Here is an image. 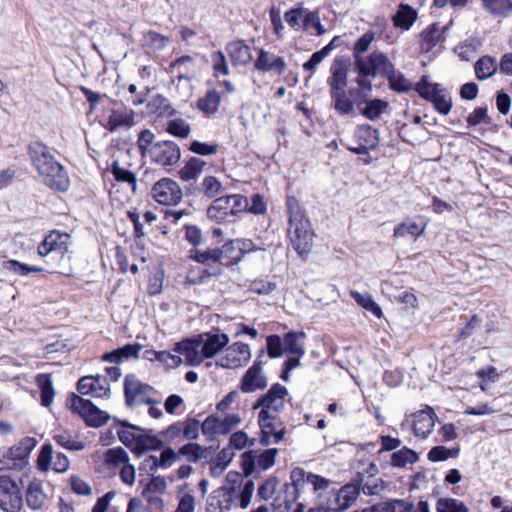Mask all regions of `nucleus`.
<instances>
[{
  "mask_svg": "<svg viewBox=\"0 0 512 512\" xmlns=\"http://www.w3.org/2000/svg\"><path fill=\"white\" fill-rule=\"evenodd\" d=\"M173 353L169 351L145 350L143 358L149 361H159L167 368L173 369L180 366L183 362L192 363V340L185 339L175 344Z\"/></svg>",
  "mask_w": 512,
  "mask_h": 512,
  "instance_id": "6",
  "label": "nucleus"
},
{
  "mask_svg": "<svg viewBox=\"0 0 512 512\" xmlns=\"http://www.w3.org/2000/svg\"><path fill=\"white\" fill-rule=\"evenodd\" d=\"M254 66L259 71L273 72L277 75H282L287 68V64L283 57L277 56L264 49H260Z\"/></svg>",
  "mask_w": 512,
  "mask_h": 512,
  "instance_id": "25",
  "label": "nucleus"
},
{
  "mask_svg": "<svg viewBox=\"0 0 512 512\" xmlns=\"http://www.w3.org/2000/svg\"><path fill=\"white\" fill-rule=\"evenodd\" d=\"M111 173L118 183L126 184L127 189L131 194L136 192V176L133 172L121 167L118 161H114L111 166Z\"/></svg>",
  "mask_w": 512,
  "mask_h": 512,
  "instance_id": "34",
  "label": "nucleus"
},
{
  "mask_svg": "<svg viewBox=\"0 0 512 512\" xmlns=\"http://www.w3.org/2000/svg\"><path fill=\"white\" fill-rule=\"evenodd\" d=\"M220 265L230 266L241 260V251L236 241H229L221 249H217Z\"/></svg>",
  "mask_w": 512,
  "mask_h": 512,
  "instance_id": "35",
  "label": "nucleus"
},
{
  "mask_svg": "<svg viewBox=\"0 0 512 512\" xmlns=\"http://www.w3.org/2000/svg\"><path fill=\"white\" fill-rule=\"evenodd\" d=\"M69 407L79 414L89 426L100 427L109 419V415L97 408L90 400L83 399L75 394L69 400Z\"/></svg>",
  "mask_w": 512,
  "mask_h": 512,
  "instance_id": "10",
  "label": "nucleus"
},
{
  "mask_svg": "<svg viewBox=\"0 0 512 512\" xmlns=\"http://www.w3.org/2000/svg\"><path fill=\"white\" fill-rule=\"evenodd\" d=\"M286 207L289 216L287 234L290 244L300 257H306L311 251L315 236L311 223L294 196L287 197Z\"/></svg>",
  "mask_w": 512,
  "mask_h": 512,
  "instance_id": "4",
  "label": "nucleus"
},
{
  "mask_svg": "<svg viewBox=\"0 0 512 512\" xmlns=\"http://www.w3.org/2000/svg\"><path fill=\"white\" fill-rule=\"evenodd\" d=\"M331 105L340 115H348L353 111L354 105L348 97L345 88L330 89Z\"/></svg>",
  "mask_w": 512,
  "mask_h": 512,
  "instance_id": "31",
  "label": "nucleus"
},
{
  "mask_svg": "<svg viewBox=\"0 0 512 512\" xmlns=\"http://www.w3.org/2000/svg\"><path fill=\"white\" fill-rule=\"evenodd\" d=\"M354 66L359 75L370 76L371 78L389 76L394 68L389 58L380 51H373L365 58L358 59Z\"/></svg>",
  "mask_w": 512,
  "mask_h": 512,
  "instance_id": "9",
  "label": "nucleus"
},
{
  "mask_svg": "<svg viewBox=\"0 0 512 512\" xmlns=\"http://www.w3.org/2000/svg\"><path fill=\"white\" fill-rule=\"evenodd\" d=\"M378 473V466L370 463L363 472L358 473L357 478L347 485H354L357 488V497L361 492L369 496L379 495L384 490V481L377 477Z\"/></svg>",
  "mask_w": 512,
  "mask_h": 512,
  "instance_id": "13",
  "label": "nucleus"
},
{
  "mask_svg": "<svg viewBox=\"0 0 512 512\" xmlns=\"http://www.w3.org/2000/svg\"><path fill=\"white\" fill-rule=\"evenodd\" d=\"M148 113L158 116H165L171 113V107L166 98L163 96L153 97L147 104Z\"/></svg>",
  "mask_w": 512,
  "mask_h": 512,
  "instance_id": "55",
  "label": "nucleus"
},
{
  "mask_svg": "<svg viewBox=\"0 0 512 512\" xmlns=\"http://www.w3.org/2000/svg\"><path fill=\"white\" fill-rule=\"evenodd\" d=\"M37 441L32 437L23 438L18 444L9 448L4 454V459L7 460H24L31 451L36 447Z\"/></svg>",
  "mask_w": 512,
  "mask_h": 512,
  "instance_id": "30",
  "label": "nucleus"
},
{
  "mask_svg": "<svg viewBox=\"0 0 512 512\" xmlns=\"http://www.w3.org/2000/svg\"><path fill=\"white\" fill-rule=\"evenodd\" d=\"M37 384L41 389V403L43 406L48 407L52 403L55 394L50 375L39 374L37 376Z\"/></svg>",
  "mask_w": 512,
  "mask_h": 512,
  "instance_id": "47",
  "label": "nucleus"
},
{
  "mask_svg": "<svg viewBox=\"0 0 512 512\" xmlns=\"http://www.w3.org/2000/svg\"><path fill=\"white\" fill-rule=\"evenodd\" d=\"M277 452L278 450L276 448H270L263 451L259 455H257V452L254 451H250L247 453V455L252 463L256 461L257 465L261 469L266 470L273 466Z\"/></svg>",
  "mask_w": 512,
  "mask_h": 512,
  "instance_id": "48",
  "label": "nucleus"
},
{
  "mask_svg": "<svg viewBox=\"0 0 512 512\" xmlns=\"http://www.w3.org/2000/svg\"><path fill=\"white\" fill-rule=\"evenodd\" d=\"M221 182L214 176H207L203 179L200 191L208 198H214L222 192Z\"/></svg>",
  "mask_w": 512,
  "mask_h": 512,
  "instance_id": "56",
  "label": "nucleus"
},
{
  "mask_svg": "<svg viewBox=\"0 0 512 512\" xmlns=\"http://www.w3.org/2000/svg\"><path fill=\"white\" fill-rule=\"evenodd\" d=\"M192 489L188 483L178 490L179 504L175 512H192Z\"/></svg>",
  "mask_w": 512,
  "mask_h": 512,
  "instance_id": "58",
  "label": "nucleus"
},
{
  "mask_svg": "<svg viewBox=\"0 0 512 512\" xmlns=\"http://www.w3.org/2000/svg\"><path fill=\"white\" fill-rule=\"evenodd\" d=\"M436 508L437 512H468L463 502L453 498H440Z\"/></svg>",
  "mask_w": 512,
  "mask_h": 512,
  "instance_id": "57",
  "label": "nucleus"
},
{
  "mask_svg": "<svg viewBox=\"0 0 512 512\" xmlns=\"http://www.w3.org/2000/svg\"><path fill=\"white\" fill-rule=\"evenodd\" d=\"M387 107V102L380 99H374L366 104V107L363 109L362 114L367 119L373 121L378 119L381 116V114L384 113Z\"/></svg>",
  "mask_w": 512,
  "mask_h": 512,
  "instance_id": "54",
  "label": "nucleus"
},
{
  "mask_svg": "<svg viewBox=\"0 0 512 512\" xmlns=\"http://www.w3.org/2000/svg\"><path fill=\"white\" fill-rule=\"evenodd\" d=\"M385 512H412L414 505L405 500H394L389 503L380 504Z\"/></svg>",
  "mask_w": 512,
  "mask_h": 512,
  "instance_id": "64",
  "label": "nucleus"
},
{
  "mask_svg": "<svg viewBox=\"0 0 512 512\" xmlns=\"http://www.w3.org/2000/svg\"><path fill=\"white\" fill-rule=\"evenodd\" d=\"M354 139L357 145L349 147V150L356 154H366L379 144L378 131L370 125L358 126L354 132Z\"/></svg>",
  "mask_w": 512,
  "mask_h": 512,
  "instance_id": "22",
  "label": "nucleus"
},
{
  "mask_svg": "<svg viewBox=\"0 0 512 512\" xmlns=\"http://www.w3.org/2000/svg\"><path fill=\"white\" fill-rule=\"evenodd\" d=\"M94 380L95 382L92 385L91 396L96 398L107 397L110 393V386L107 379L103 376L97 375Z\"/></svg>",
  "mask_w": 512,
  "mask_h": 512,
  "instance_id": "63",
  "label": "nucleus"
},
{
  "mask_svg": "<svg viewBox=\"0 0 512 512\" xmlns=\"http://www.w3.org/2000/svg\"><path fill=\"white\" fill-rule=\"evenodd\" d=\"M485 10L494 16H502L512 11V0H480Z\"/></svg>",
  "mask_w": 512,
  "mask_h": 512,
  "instance_id": "49",
  "label": "nucleus"
},
{
  "mask_svg": "<svg viewBox=\"0 0 512 512\" xmlns=\"http://www.w3.org/2000/svg\"><path fill=\"white\" fill-rule=\"evenodd\" d=\"M306 476L307 474L303 469L295 468L291 472V483L284 484L282 490H280L286 498V502L290 503L292 506L299 497L301 486L307 483Z\"/></svg>",
  "mask_w": 512,
  "mask_h": 512,
  "instance_id": "27",
  "label": "nucleus"
},
{
  "mask_svg": "<svg viewBox=\"0 0 512 512\" xmlns=\"http://www.w3.org/2000/svg\"><path fill=\"white\" fill-rule=\"evenodd\" d=\"M417 12L406 4H401L393 16V23L396 27L408 30L416 21Z\"/></svg>",
  "mask_w": 512,
  "mask_h": 512,
  "instance_id": "36",
  "label": "nucleus"
},
{
  "mask_svg": "<svg viewBox=\"0 0 512 512\" xmlns=\"http://www.w3.org/2000/svg\"><path fill=\"white\" fill-rule=\"evenodd\" d=\"M352 298L358 305L367 311H370L376 317L381 318L383 313L380 306L373 300L369 293H360L357 291H351Z\"/></svg>",
  "mask_w": 512,
  "mask_h": 512,
  "instance_id": "45",
  "label": "nucleus"
},
{
  "mask_svg": "<svg viewBox=\"0 0 512 512\" xmlns=\"http://www.w3.org/2000/svg\"><path fill=\"white\" fill-rule=\"evenodd\" d=\"M277 416L271 415H258V423L261 428V443L263 445H269L271 443L272 436L277 431L276 424Z\"/></svg>",
  "mask_w": 512,
  "mask_h": 512,
  "instance_id": "41",
  "label": "nucleus"
},
{
  "mask_svg": "<svg viewBox=\"0 0 512 512\" xmlns=\"http://www.w3.org/2000/svg\"><path fill=\"white\" fill-rule=\"evenodd\" d=\"M419 456L418 454L408 448L403 447L398 451L393 452L391 455V465L398 468H403L407 464H414L418 461Z\"/></svg>",
  "mask_w": 512,
  "mask_h": 512,
  "instance_id": "44",
  "label": "nucleus"
},
{
  "mask_svg": "<svg viewBox=\"0 0 512 512\" xmlns=\"http://www.w3.org/2000/svg\"><path fill=\"white\" fill-rule=\"evenodd\" d=\"M302 30L316 36H322L326 33V29L321 23L318 11L307 10Z\"/></svg>",
  "mask_w": 512,
  "mask_h": 512,
  "instance_id": "43",
  "label": "nucleus"
},
{
  "mask_svg": "<svg viewBox=\"0 0 512 512\" xmlns=\"http://www.w3.org/2000/svg\"><path fill=\"white\" fill-rule=\"evenodd\" d=\"M426 225L420 226L416 222L407 220L394 228L393 236L395 238L411 237L416 241L425 231Z\"/></svg>",
  "mask_w": 512,
  "mask_h": 512,
  "instance_id": "37",
  "label": "nucleus"
},
{
  "mask_svg": "<svg viewBox=\"0 0 512 512\" xmlns=\"http://www.w3.org/2000/svg\"><path fill=\"white\" fill-rule=\"evenodd\" d=\"M135 125V112L131 109H114L111 111L106 128L114 132L119 128H130Z\"/></svg>",
  "mask_w": 512,
  "mask_h": 512,
  "instance_id": "28",
  "label": "nucleus"
},
{
  "mask_svg": "<svg viewBox=\"0 0 512 512\" xmlns=\"http://www.w3.org/2000/svg\"><path fill=\"white\" fill-rule=\"evenodd\" d=\"M153 391V387L142 383L136 375L129 374L125 377L124 393L128 406L152 404L150 395Z\"/></svg>",
  "mask_w": 512,
  "mask_h": 512,
  "instance_id": "15",
  "label": "nucleus"
},
{
  "mask_svg": "<svg viewBox=\"0 0 512 512\" xmlns=\"http://www.w3.org/2000/svg\"><path fill=\"white\" fill-rule=\"evenodd\" d=\"M373 40L374 34L372 32H366L355 42L353 47L354 65L357 64L358 59L366 57L363 56V54L368 51Z\"/></svg>",
  "mask_w": 512,
  "mask_h": 512,
  "instance_id": "53",
  "label": "nucleus"
},
{
  "mask_svg": "<svg viewBox=\"0 0 512 512\" xmlns=\"http://www.w3.org/2000/svg\"><path fill=\"white\" fill-rule=\"evenodd\" d=\"M166 488V480L163 477H153L144 488L142 496L155 510H162L164 504L161 496L165 493Z\"/></svg>",
  "mask_w": 512,
  "mask_h": 512,
  "instance_id": "26",
  "label": "nucleus"
},
{
  "mask_svg": "<svg viewBox=\"0 0 512 512\" xmlns=\"http://www.w3.org/2000/svg\"><path fill=\"white\" fill-rule=\"evenodd\" d=\"M71 244L70 234L54 230L51 231L38 246V254L45 257L52 252H56L64 256L69 252Z\"/></svg>",
  "mask_w": 512,
  "mask_h": 512,
  "instance_id": "19",
  "label": "nucleus"
},
{
  "mask_svg": "<svg viewBox=\"0 0 512 512\" xmlns=\"http://www.w3.org/2000/svg\"><path fill=\"white\" fill-rule=\"evenodd\" d=\"M217 249L199 251L194 250V261L200 264L198 267L200 281L203 282L206 277L217 276L220 274V262L217 255Z\"/></svg>",
  "mask_w": 512,
  "mask_h": 512,
  "instance_id": "21",
  "label": "nucleus"
},
{
  "mask_svg": "<svg viewBox=\"0 0 512 512\" xmlns=\"http://www.w3.org/2000/svg\"><path fill=\"white\" fill-rule=\"evenodd\" d=\"M2 266L4 270L20 276H28L31 273H39L44 271V269L41 267L30 266L16 260L4 261Z\"/></svg>",
  "mask_w": 512,
  "mask_h": 512,
  "instance_id": "46",
  "label": "nucleus"
},
{
  "mask_svg": "<svg viewBox=\"0 0 512 512\" xmlns=\"http://www.w3.org/2000/svg\"><path fill=\"white\" fill-rule=\"evenodd\" d=\"M306 481L316 493L317 509L321 512L346 510L357 500V488L354 485L346 484L337 490L330 487V480L313 473H307Z\"/></svg>",
  "mask_w": 512,
  "mask_h": 512,
  "instance_id": "2",
  "label": "nucleus"
},
{
  "mask_svg": "<svg viewBox=\"0 0 512 512\" xmlns=\"http://www.w3.org/2000/svg\"><path fill=\"white\" fill-rule=\"evenodd\" d=\"M53 439L57 444L71 451H81L85 448L84 443L76 440L73 433L67 430L55 431Z\"/></svg>",
  "mask_w": 512,
  "mask_h": 512,
  "instance_id": "42",
  "label": "nucleus"
},
{
  "mask_svg": "<svg viewBox=\"0 0 512 512\" xmlns=\"http://www.w3.org/2000/svg\"><path fill=\"white\" fill-rule=\"evenodd\" d=\"M498 69L499 64H497L496 59L488 55L480 57L474 65L475 75L478 80H486L492 77Z\"/></svg>",
  "mask_w": 512,
  "mask_h": 512,
  "instance_id": "32",
  "label": "nucleus"
},
{
  "mask_svg": "<svg viewBox=\"0 0 512 512\" xmlns=\"http://www.w3.org/2000/svg\"><path fill=\"white\" fill-rule=\"evenodd\" d=\"M288 390L285 386L276 383L268 392L262 395L254 405V409L261 408L259 414L277 416L285 407V398Z\"/></svg>",
  "mask_w": 512,
  "mask_h": 512,
  "instance_id": "11",
  "label": "nucleus"
},
{
  "mask_svg": "<svg viewBox=\"0 0 512 512\" xmlns=\"http://www.w3.org/2000/svg\"><path fill=\"white\" fill-rule=\"evenodd\" d=\"M459 449H448L445 446H435L428 452V459L432 462L444 461L450 457H457Z\"/></svg>",
  "mask_w": 512,
  "mask_h": 512,
  "instance_id": "60",
  "label": "nucleus"
},
{
  "mask_svg": "<svg viewBox=\"0 0 512 512\" xmlns=\"http://www.w3.org/2000/svg\"><path fill=\"white\" fill-rule=\"evenodd\" d=\"M248 200L240 194L216 198L207 208V217L218 223L230 221L232 217L246 211Z\"/></svg>",
  "mask_w": 512,
  "mask_h": 512,
  "instance_id": "5",
  "label": "nucleus"
},
{
  "mask_svg": "<svg viewBox=\"0 0 512 512\" xmlns=\"http://www.w3.org/2000/svg\"><path fill=\"white\" fill-rule=\"evenodd\" d=\"M140 431L141 430L139 428L133 425L123 426L118 431L119 440L126 446L134 448L138 439V433H140Z\"/></svg>",
  "mask_w": 512,
  "mask_h": 512,
  "instance_id": "59",
  "label": "nucleus"
},
{
  "mask_svg": "<svg viewBox=\"0 0 512 512\" xmlns=\"http://www.w3.org/2000/svg\"><path fill=\"white\" fill-rule=\"evenodd\" d=\"M190 61L191 58L189 56H184L177 59L171 65V72L179 79V81H182L183 79L189 80V68L187 64Z\"/></svg>",
  "mask_w": 512,
  "mask_h": 512,
  "instance_id": "62",
  "label": "nucleus"
},
{
  "mask_svg": "<svg viewBox=\"0 0 512 512\" xmlns=\"http://www.w3.org/2000/svg\"><path fill=\"white\" fill-rule=\"evenodd\" d=\"M150 156L154 162L170 166L180 160V149L172 141H161L151 147Z\"/></svg>",
  "mask_w": 512,
  "mask_h": 512,
  "instance_id": "23",
  "label": "nucleus"
},
{
  "mask_svg": "<svg viewBox=\"0 0 512 512\" xmlns=\"http://www.w3.org/2000/svg\"><path fill=\"white\" fill-rule=\"evenodd\" d=\"M161 444V441L156 436L147 435L140 431V433H138V439L133 450L137 454H141L148 450H157L160 448Z\"/></svg>",
  "mask_w": 512,
  "mask_h": 512,
  "instance_id": "50",
  "label": "nucleus"
},
{
  "mask_svg": "<svg viewBox=\"0 0 512 512\" xmlns=\"http://www.w3.org/2000/svg\"><path fill=\"white\" fill-rule=\"evenodd\" d=\"M226 50L234 65H246L252 59L250 47L242 40L229 43Z\"/></svg>",
  "mask_w": 512,
  "mask_h": 512,
  "instance_id": "29",
  "label": "nucleus"
},
{
  "mask_svg": "<svg viewBox=\"0 0 512 512\" xmlns=\"http://www.w3.org/2000/svg\"><path fill=\"white\" fill-rule=\"evenodd\" d=\"M175 458V453L171 449L164 450L160 456L150 455L143 461V467L146 470L154 471L159 467L166 468L171 465Z\"/></svg>",
  "mask_w": 512,
  "mask_h": 512,
  "instance_id": "38",
  "label": "nucleus"
},
{
  "mask_svg": "<svg viewBox=\"0 0 512 512\" xmlns=\"http://www.w3.org/2000/svg\"><path fill=\"white\" fill-rule=\"evenodd\" d=\"M264 351L261 350L255 363L245 372L240 382V389L244 393H252L267 387L268 380L261 367V358Z\"/></svg>",
  "mask_w": 512,
  "mask_h": 512,
  "instance_id": "20",
  "label": "nucleus"
},
{
  "mask_svg": "<svg viewBox=\"0 0 512 512\" xmlns=\"http://www.w3.org/2000/svg\"><path fill=\"white\" fill-rule=\"evenodd\" d=\"M434 412L431 407H427L426 410L418 411L411 415L412 420L405 419L401 423V427L405 428L412 427L413 433L416 437L427 438L435 426Z\"/></svg>",
  "mask_w": 512,
  "mask_h": 512,
  "instance_id": "18",
  "label": "nucleus"
},
{
  "mask_svg": "<svg viewBox=\"0 0 512 512\" xmlns=\"http://www.w3.org/2000/svg\"><path fill=\"white\" fill-rule=\"evenodd\" d=\"M23 498L19 485L6 475L0 476V509L4 512H20Z\"/></svg>",
  "mask_w": 512,
  "mask_h": 512,
  "instance_id": "12",
  "label": "nucleus"
},
{
  "mask_svg": "<svg viewBox=\"0 0 512 512\" xmlns=\"http://www.w3.org/2000/svg\"><path fill=\"white\" fill-rule=\"evenodd\" d=\"M29 155L42 182L53 190L64 192L70 186L69 176L64 166L55 159L51 150L41 142L29 146Z\"/></svg>",
  "mask_w": 512,
  "mask_h": 512,
  "instance_id": "3",
  "label": "nucleus"
},
{
  "mask_svg": "<svg viewBox=\"0 0 512 512\" xmlns=\"http://www.w3.org/2000/svg\"><path fill=\"white\" fill-rule=\"evenodd\" d=\"M251 359L250 347L242 342L228 346L217 361V365L226 369H236L246 365Z\"/></svg>",
  "mask_w": 512,
  "mask_h": 512,
  "instance_id": "16",
  "label": "nucleus"
},
{
  "mask_svg": "<svg viewBox=\"0 0 512 512\" xmlns=\"http://www.w3.org/2000/svg\"><path fill=\"white\" fill-rule=\"evenodd\" d=\"M304 338V332H288L283 339L284 350L296 356H303L305 354L302 342Z\"/></svg>",
  "mask_w": 512,
  "mask_h": 512,
  "instance_id": "40",
  "label": "nucleus"
},
{
  "mask_svg": "<svg viewBox=\"0 0 512 512\" xmlns=\"http://www.w3.org/2000/svg\"><path fill=\"white\" fill-rule=\"evenodd\" d=\"M308 9L303 7L293 8L284 14V19L287 24L294 30H301L303 28L304 18Z\"/></svg>",
  "mask_w": 512,
  "mask_h": 512,
  "instance_id": "52",
  "label": "nucleus"
},
{
  "mask_svg": "<svg viewBox=\"0 0 512 512\" xmlns=\"http://www.w3.org/2000/svg\"><path fill=\"white\" fill-rule=\"evenodd\" d=\"M229 337L224 333H203L194 336V366L212 358L227 346Z\"/></svg>",
  "mask_w": 512,
  "mask_h": 512,
  "instance_id": "7",
  "label": "nucleus"
},
{
  "mask_svg": "<svg viewBox=\"0 0 512 512\" xmlns=\"http://www.w3.org/2000/svg\"><path fill=\"white\" fill-rule=\"evenodd\" d=\"M151 195L156 202L162 205H176L183 196L179 185L169 178L157 181L152 187Z\"/></svg>",
  "mask_w": 512,
  "mask_h": 512,
  "instance_id": "17",
  "label": "nucleus"
},
{
  "mask_svg": "<svg viewBox=\"0 0 512 512\" xmlns=\"http://www.w3.org/2000/svg\"><path fill=\"white\" fill-rule=\"evenodd\" d=\"M253 493L254 482L251 479L230 471L226 475L225 484L209 496L206 511L230 512L233 507H237L238 500L241 508H247Z\"/></svg>",
  "mask_w": 512,
  "mask_h": 512,
  "instance_id": "1",
  "label": "nucleus"
},
{
  "mask_svg": "<svg viewBox=\"0 0 512 512\" xmlns=\"http://www.w3.org/2000/svg\"><path fill=\"white\" fill-rule=\"evenodd\" d=\"M419 95L433 103L434 108L443 115L449 114L452 108V98L447 89L440 84L430 83L427 76H423L416 85Z\"/></svg>",
  "mask_w": 512,
  "mask_h": 512,
  "instance_id": "8",
  "label": "nucleus"
},
{
  "mask_svg": "<svg viewBox=\"0 0 512 512\" xmlns=\"http://www.w3.org/2000/svg\"><path fill=\"white\" fill-rule=\"evenodd\" d=\"M46 500V494L43 491L42 483L39 480H33L29 483L26 490V501L28 506L33 509L41 508Z\"/></svg>",
  "mask_w": 512,
  "mask_h": 512,
  "instance_id": "33",
  "label": "nucleus"
},
{
  "mask_svg": "<svg viewBox=\"0 0 512 512\" xmlns=\"http://www.w3.org/2000/svg\"><path fill=\"white\" fill-rule=\"evenodd\" d=\"M349 67L350 60L348 58L343 56L334 58L330 68L331 75L327 79L330 89L346 88Z\"/></svg>",
  "mask_w": 512,
  "mask_h": 512,
  "instance_id": "24",
  "label": "nucleus"
},
{
  "mask_svg": "<svg viewBox=\"0 0 512 512\" xmlns=\"http://www.w3.org/2000/svg\"><path fill=\"white\" fill-rule=\"evenodd\" d=\"M128 461H129L128 454L121 447L109 449L105 453V463L110 468H120Z\"/></svg>",
  "mask_w": 512,
  "mask_h": 512,
  "instance_id": "51",
  "label": "nucleus"
},
{
  "mask_svg": "<svg viewBox=\"0 0 512 512\" xmlns=\"http://www.w3.org/2000/svg\"><path fill=\"white\" fill-rule=\"evenodd\" d=\"M167 131L174 136L186 138L190 134V125L185 120L177 118L168 123Z\"/></svg>",
  "mask_w": 512,
  "mask_h": 512,
  "instance_id": "61",
  "label": "nucleus"
},
{
  "mask_svg": "<svg viewBox=\"0 0 512 512\" xmlns=\"http://www.w3.org/2000/svg\"><path fill=\"white\" fill-rule=\"evenodd\" d=\"M242 422L239 414H228L224 418L208 416L201 424L202 434L210 440L227 435Z\"/></svg>",
  "mask_w": 512,
  "mask_h": 512,
  "instance_id": "14",
  "label": "nucleus"
},
{
  "mask_svg": "<svg viewBox=\"0 0 512 512\" xmlns=\"http://www.w3.org/2000/svg\"><path fill=\"white\" fill-rule=\"evenodd\" d=\"M221 103V95L215 89L208 90L203 98L197 102V107L206 115L216 113Z\"/></svg>",
  "mask_w": 512,
  "mask_h": 512,
  "instance_id": "39",
  "label": "nucleus"
}]
</instances>
